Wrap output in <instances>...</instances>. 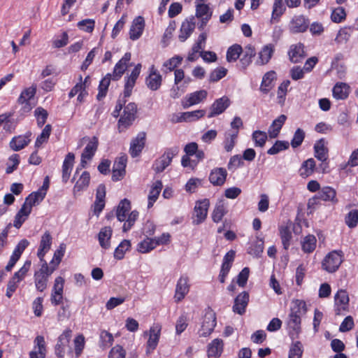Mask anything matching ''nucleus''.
I'll return each mask as SVG.
<instances>
[{
  "instance_id": "f257e3e1",
  "label": "nucleus",
  "mask_w": 358,
  "mask_h": 358,
  "mask_svg": "<svg viewBox=\"0 0 358 358\" xmlns=\"http://www.w3.org/2000/svg\"><path fill=\"white\" fill-rule=\"evenodd\" d=\"M123 112L117 122V128L120 133L125 131L129 128L137 117L138 108L134 102H130L123 106Z\"/></svg>"
},
{
  "instance_id": "f03ea898",
  "label": "nucleus",
  "mask_w": 358,
  "mask_h": 358,
  "mask_svg": "<svg viewBox=\"0 0 358 358\" xmlns=\"http://www.w3.org/2000/svg\"><path fill=\"white\" fill-rule=\"evenodd\" d=\"M55 270V267H49L46 261L42 262L40 270L34 273V282L38 291L43 292L46 289L48 277Z\"/></svg>"
},
{
  "instance_id": "7ed1b4c3",
  "label": "nucleus",
  "mask_w": 358,
  "mask_h": 358,
  "mask_svg": "<svg viewBox=\"0 0 358 358\" xmlns=\"http://www.w3.org/2000/svg\"><path fill=\"white\" fill-rule=\"evenodd\" d=\"M178 147L167 149L159 158L155 161L152 165L153 170L157 173L164 171L171 163L173 157L178 153Z\"/></svg>"
},
{
  "instance_id": "20e7f679",
  "label": "nucleus",
  "mask_w": 358,
  "mask_h": 358,
  "mask_svg": "<svg viewBox=\"0 0 358 358\" xmlns=\"http://www.w3.org/2000/svg\"><path fill=\"white\" fill-rule=\"evenodd\" d=\"M349 295L345 289H339L334 296V311L337 315H344L349 311Z\"/></svg>"
},
{
  "instance_id": "39448f33",
  "label": "nucleus",
  "mask_w": 358,
  "mask_h": 358,
  "mask_svg": "<svg viewBox=\"0 0 358 358\" xmlns=\"http://www.w3.org/2000/svg\"><path fill=\"white\" fill-rule=\"evenodd\" d=\"M342 257V251L334 250L329 252L322 261V268L329 273L335 272L343 262Z\"/></svg>"
},
{
  "instance_id": "423d86ee",
  "label": "nucleus",
  "mask_w": 358,
  "mask_h": 358,
  "mask_svg": "<svg viewBox=\"0 0 358 358\" xmlns=\"http://www.w3.org/2000/svg\"><path fill=\"white\" fill-rule=\"evenodd\" d=\"M216 315L215 313L210 308L206 310L200 331V336H208L213 331L216 326Z\"/></svg>"
},
{
  "instance_id": "0eeeda50",
  "label": "nucleus",
  "mask_w": 358,
  "mask_h": 358,
  "mask_svg": "<svg viewBox=\"0 0 358 358\" xmlns=\"http://www.w3.org/2000/svg\"><path fill=\"white\" fill-rule=\"evenodd\" d=\"M72 336V331L70 329H65L59 336L55 348V355L58 357H63L65 355V349L69 347Z\"/></svg>"
},
{
  "instance_id": "6e6552de",
  "label": "nucleus",
  "mask_w": 358,
  "mask_h": 358,
  "mask_svg": "<svg viewBox=\"0 0 358 358\" xmlns=\"http://www.w3.org/2000/svg\"><path fill=\"white\" fill-rule=\"evenodd\" d=\"M209 206L210 201L208 199H204L196 202L194 206L196 219L193 220L194 224H199L206 220Z\"/></svg>"
},
{
  "instance_id": "1a4fd4ad",
  "label": "nucleus",
  "mask_w": 358,
  "mask_h": 358,
  "mask_svg": "<svg viewBox=\"0 0 358 358\" xmlns=\"http://www.w3.org/2000/svg\"><path fill=\"white\" fill-rule=\"evenodd\" d=\"M230 99L227 96L216 99L210 108V112L207 117L211 118L219 115L224 112V110L230 106Z\"/></svg>"
},
{
  "instance_id": "9d476101",
  "label": "nucleus",
  "mask_w": 358,
  "mask_h": 358,
  "mask_svg": "<svg viewBox=\"0 0 358 358\" xmlns=\"http://www.w3.org/2000/svg\"><path fill=\"white\" fill-rule=\"evenodd\" d=\"M146 134L143 131L139 132L137 136L133 138L130 143L129 153L132 157H138L145 144Z\"/></svg>"
},
{
  "instance_id": "9b49d317",
  "label": "nucleus",
  "mask_w": 358,
  "mask_h": 358,
  "mask_svg": "<svg viewBox=\"0 0 358 358\" xmlns=\"http://www.w3.org/2000/svg\"><path fill=\"white\" fill-rule=\"evenodd\" d=\"M36 92V86L32 85L22 90L19 98L17 99V103L24 105L22 110L24 112H29L31 109V106L29 103L30 99H31Z\"/></svg>"
},
{
  "instance_id": "f8f14e48",
  "label": "nucleus",
  "mask_w": 358,
  "mask_h": 358,
  "mask_svg": "<svg viewBox=\"0 0 358 358\" xmlns=\"http://www.w3.org/2000/svg\"><path fill=\"white\" fill-rule=\"evenodd\" d=\"M287 323L289 329V335L291 339L294 340L298 338L301 331V317L289 314Z\"/></svg>"
},
{
  "instance_id": "ddd939ff",
  "label": "nucleus",
  "mask_w": 358,
  "mask_h": 358,
  "mask_svg": "<svg viewBox=\"0 0 358 358\" xmlns=\"http://www.w3.org/2000/svg\"><path fill=\"white\" fill-rule=\"evenodd\" d=\"M52 243V237L48 231H46L41 236L37 256L41 262L45 261L44 257L49 251Z\"/></svg>"
},
{
  "instance_id": "4468645a",
  "label": "nucleus",
  "mask_w": 358,
  "mask_h": 358,
  "mask_svg": "<svg viewBox=\"0 0 358 358\" xmlns=\"http://www.w3.org/2000/svg\"><path fill=\"white\" fill-rule=\"evenodd\" d=\"M308 27V20L303 15L294 16L289 24V31L293 34L302 33Z\"/></svg>"
},
{
  "instance_id": "2eb2a0df",
  "label": "nucleus",
  "mask_w": 358,
  "mask_h": 358,
  "mask_svg": "<svg viewBox=\"0 0 358 358\" xmlns=\"http://www.w3.org/2000/svg\"><path fill=\"white\" fill-rule=\"evenodd\" d=\"M145 20L142 16H138L132 22L129 29V38L132 41L138 39L144 30Z\"/></svg>"
},
{
  "instance_id": "dca6fc26",
  "label": "nucleus",
  "mask_w": 358,
  "mask_h": 358,
  "mask_svg": "<svg viewBox=\"0 0 358 358\" xmlns=\"http://www.w3.org/2000/svg\"><path fill=\"white\" fill-rule=\"evenodd\" d=\"M194 29V17H191L183 21L180 29V34L178 35L180 41L185 42L191 36Z\"/></svg>"
},
{
  "instance_id": "f3484780",
  "label": "nucleus",
  "mask_w": 358,
  "mask_h": 358,
  "mask_svg": "<svg viewBox=\"0 0 358 358\" xmlns=\"http://www.w3.org/2000/svg\"><path fill=\"white\" fill-rule=\"evenodd\" d=\"M227 176V170L224 168H215L209 175V181L214 186H222L224 184Z\"/></svg>"
},
{
  "instance_id": "a211bd4d",
  "label": "nucleus",
  "mask_w": 358,
  "mask_h": 358,
  "mask_svg": "<svg viewBox=\"0 0 358 358\" xmlns=\"http://www.w3.org/2000/svg\"><path fill=\"white\" fill-rule=\"evenodd\" d=\"M249 301V294L247 292H243L239 294L234 299L233 310L239 315H243L245 312V308Z\"/></svg>"
},
{
  "instance_id": "6ab92c4d",
  "label": "nucleus",
  "mask_w": 358,
  "mask_h": 358,
  "mask_svg": "<svg viewBox=\"0 0 358 358\" xmlns=\"http://www.w3.org/2000/svg\"><path fill=\"white\" fill-rule=\"evenodd\" d=\"M288 55L292 63H298L306 57L304 45L301 43L292 45L289 48Z\"/></svg>"
},
{
  "instance_id": "aec40b11",
  "label": "nucleus",
  "mask_w": 358,
  "mask_h": 358,
  "mask_svg": "<svg viewBox=\"0 0 358 358\" xmlns=\"http://www.w3.org/2000/svg\"><path fill=\"white\" fill-rule=\"evenodd\" d=\"M315 157L320 161L324 162L328 159L329 150L324 138L317 141L314 145Z\"/></svg>"
},
{
  "instance_id": "412c9836",
  "label": "nucleus",
  "mask_w": 358,
  "mask_h": 358,
  "mask_svg": "<svg viewBox=\"0 0 358 358\" xmlns=\"http://www.w3.org/2000/svg\"><path fill=\"white\" fill-rule=\"evenodd\" d=\"M317 196H318L321 201H329L333 204H336L338 202L336 198V191L329 186H325L321 188L320 192L317 193Z\"/></svg>"
},
{
  "instance_id": "4be33fe9",
  "label": "nucleus",
  "mask_w": 358,
  "mask_h": 358,
  "mask_svg": "<svg viewBox=\"0 0 358 358\" xmlns=\"http://www.w3.org/2000/svg\"><path fill=\"white\" fill-rule=\"evenodd\" d=\"M188 278L187 277H180L178 280L176 287V293H175V300L178 302L183 299L185 295L189 292V285L187 283Z\"/></svg>"
},
{
  "instance_id": "5701e85b",
  "label": "nucleus",
  "mask_w": 358,
  "mask_h": 358,
  "mask_svg": "<svg viewBox=\"0 0 358 358\" xmlns=\"http://www.w3.org/2000/svg\"><path fill=\"white\" fill-rule=\"evenodd\" d=\"M75 155L72 152H69L64 160L62 164V181L66 183L69 179L71 172L73 166Z\"/></svg>"
},
{
  "instance_id": "b1692460",
  "label": "nucleus",
  "mask_w": 358,
  "mask_h": 358,
  "mask_svg": "<svg viewBox=\"0 0 358 358\" xmlns=\"http://www.w3.org/2000/svg\"><path fill=\"white\" fill-rule=\"evenodd\" d=\"M223 341L220 338H215L208 345V358H217L221 355L223 351Z\"/></svg>"
},
{
  "instance_id": "393cba45",
  "label": "nucleus",
  "mask_w": 358,
  "mask_h": 358,
  "mask_svg": "<svg viewBox=\"0 0 358 358\" xmlns=\"http://www.w3.org/2000/svg\"><path fill=\"white\" fill-rule=\"evenodd\" d=\"M34 348H38L37 351H31L29 353L30 358H45L46 353L45 341L43 336H37L34 340Z\"/></svg>"
},
{
  "instance_id": "a878e982",
  "label": "nucleus",
  "mask_w": 358,
  "mask_h": 358,
  "mask_svg": "<svg viewBox=\"0 0 358 358\" xmlns=\"http://www.w3.org/2000/svg\"><path fill=\"white\" fill-rule=\"evenodd\" d=\"M333 96L336 99H346L350 93V86L345 83H337L332 90Z\"/></svg>"
},
{
  "instance_id": "bb28decb",
  "label": "nucleus",
  "mask_w": 358,
  "mask_h": 358,
  "mask_svg": "<svg viewBox=\"0 0 358 358\" xmlns=\"http://www.w3.org/2000/svg\"><path fill=\"white\" fill-rule=\"evenodd\" d=\"M286 120V115H280V116L278 117V118L273 121L271 125L269 127L268 130V133L270 138H274L278 136L280 129L282 127L283 124H285Z\"/></svg>"
},
{
  "instance_id": "cd10ccee",
  "label": "nucleus",
  "mask_w": 358,
  "mask_h": 358,
  "mask_svg": "<svg viewBox=\"0 0 358 358\" xmlns=\"http://www.w3.org/2000/svg\"><path fill=\"white\" fill-rule=\"evenodd\" d=\"M207 95L208 92L205 90H201L189 94L187 96L186 103L184 107H189L199 103L206 99Z\"/></svg>"
},
{
  "instance_id": "c85d7f7f",
  "label": "nucleus",
  "mask_w": 358,
  "mask_h": 358,
  "mask_svg": "<svg viewBox=\"0 0 358 358\" xmlns=\"http://www.w3.org/2000/svg\"><path fill=\"white\" fill-rule=\"evenodd\" d=\"M275 79V72L271 71L264 74L260 86V90L264 94H267L273 87Z\"/></svg>"
},
{
  "instance_id": "c756f323",
  "label": "nucleus",
  "mask_w": 358,
  "mask_h": 358,
  "mask_svg": "<svg viewBox=\"0 0 358 358\" xmlns=\"http://www.w3.org/2000/svg\"><path fill=\"white\" fill-rule=\"evenodd\" d=\"M274 52V45L268 44L263 47L262 50L259 52V58L257 63L259 65H264L267 64L273 56Z\"/></svg>"
},
{
  "instance_id": "7c9ffc66",
  "label": "nucleus",
  "mask_w": 358,
  "mask_h": 358,
  "mask_svg": "<svg viewBox=\"0 0 358 358\" xmlns=\"http://www.w3.org/2000/svg\"><path fill=\"white\" fill-rule=\"evenodd\" d=\"M99 146V140L96 136H93L90 139L89 143L85 146L83 153V158L87 157L88 160H91L95 152H96Z\"/></svg>"
},
{
  "instance_id": "2f4dec72",
  "label": "nucleus",
  "mask_w": 358,
  "mask_h": 358,
  "mask_svg": "<svg viewBox=\"0 0 358 358\" xmlns=\"http://www.w3.org/2000/svg\"><path fill=\"white\" fill-rule=\"evenodd\" d=\"M131 210V203L127 199H122L116 210V217L120 222H124Z\"/></svg>"
},
{
  "instance_id": "473e14b6",
  "label": "nucleus",
  "mask_w": 358,
  "mask_h": 358,
  "mask_svg": "<svg viewBox=\"0 0 358 358\" xmlns=\"http://www.w3.org/2000/svg\"><path fill=\"white\" fill-rule=\"evenodd\" d=\"M307 312L306 303L304 301L294 299L292 301L289 314L301 317Z\"/></svg>"
},
{
  "instance_id": "72a5a7b5",
  "label": "nucleus",
  "mask_w": 358,
  "mask_h": 358,
  "mask_svg": "<svg viewBox=\"0 0 358 358\" xmlns=\"http://www.w3.org/2000/svg\"><path fill=\"white\" fill-rule=\"evenodd\" d=\"M112 229L110 227H103L98 234L100 245L104 249L110 248V240L112 236Z\"/></svg>"
},
{
  "instance_id": "f704fd0d",
  "label": "nucleus",
  "mask_w": 358,
  "mask_h": 358,
  "mask_svg": "<svg viewBox=\"0 0 358 358\" xmlns=\"http://www.w3.org/2000/svg\"><path fill=\"white\" fill-rule=\"evenodd\" d=\"M163 185L161 180H157L152 185L149 195H148V208H150L153 206L154 203L157 201L159 195L162 191Z\"/></svg>"
},
{
  "instance_id": "c9c22d12",
  "label": "nucleus",
  "mask_w": 358,
  "mask_h": 358,
  "mask_svg": "<svg viewBox=\"0 0 358 358\" xmlns=\"http://www.w3.org/2000/svg\"><path fill=\"white\" fill-rule=\"evenodd\" d=\"M29 142V136H15L10 142V147L14 151H19L26 147Z\"/></svg>"
},
{
  "instance_id": "e433bc0d",
  "label": "nucleus",
  "mask_w": 358,
  "mask_h": 358,
  "mask_svg": "<svg viewBox=\"0 0 358 358\" xmlns=\"http://www.w3.org/2000/svg\"><path fill=\"white\" fill-rule=\"evenodd\" d=\"M206 114L204 110H197L191 112H185L180 114V116L178 118L177 122H190L197 120L199 118L203 117Z\"/></svg>"
},
{
  "instance_id": "4c0bfd02",
  "label": "nucleus",
  "mask_w": 358,
  "mask_h": 358,
  "mask_svg": "<svg viewBox=\"0 0 358 358\" xmlns=\"http://www.w3.org/2000/svg\"><path fill=\"white\" fill-rule=\"evenodd\" d=\"M317 239L314 235L308 234L301 241V248L305 253H311L316 248Z\"/></svg>"
},
{
  "instance_id": "58836bf2",
  "label": "nucleus",
  "mask_w": 358,
  "mask_h": 358,
  "mask_svg": "<svg viewBox=\"0 0 358 358\" xmlns=\"http://www.w3.org/2000/svg\"><path fill=\"white\" fill-rule=\"evenodd\" d=\"M315 168V162L313 158L304 161L299 169V174L302 178H307L312 175Z\"/></svg>"
},
{
  "instance_id": "ea45409f",
  "label": "nucleus",
  "mask_w": 358,
  "mask_h": 358,
  "mask_svg": "<svg viewBox=\"0 0 358 358\" xmlns=\"http://www.w3.org/2000/svg\"><path fill=\"white\" fill-rule=\"evenodd\" d=\"M161 328L156 326L150 328V336L147 343L148 348L155 350L157 346L159 336H160Z\"/></svg>"
},
{
  "instance_id": "a19ab883",
  "label": "nucleus",
  "mask_w": 358,
  "mask_h": 358,
  "mask_svg": "<svg viewBox=\"0 0 358 358\" xmlns=\"http://www.w3.org/2000/svg\"><path fill=\"white\" fill-rule=\"evenodd\" d=\"M279 233L283 245V248L285 250H287L290 245V241L292 238L290 227L289 226H280L279 227Z\"/></svg>"
},
{
  "instance_id": "79ce46f5",
  "label": "nucleus",
  "mask_w": 358,
  "mask_h": 358,
  "mask_svg": "<svg viewBox=\"0 0 358 358\" xmlns=\"http://www.w3.org/2000/svg\"><path fill=\"white\" fill-rule=\"evenodd\" d=\"M162 83V77L160 74L148 75L145 79V83L148 87L152 90L156 91L160 88Z\"/></svg>"
},
{
  "instance_id": "37998d69",
  "label": "nucleus",
  "mask_w": 358,
  "mask_h": 358,
  "mask_svg": "<svg viewBox=\"0 0 358 358\" xmlns=\"http://www.w3.org/2000/svg\"><path fill=\"white\" fill-rule=\"evenodd\" d=\"M227 213L225 204L222 201L218 202L213 211L212 220L214 222H220L222 217Z\"/></svg>"
},
{
  "instance_id": "c03bdc74",
  "label": "nucleus",
  "mask_w": 358,
  "mask_h": 358,
  "mask_svg": "<svg viewBox=\"0 0 358 358\" xmlns=\"http://www.w3.org/2000/svg\"><path fill=\"white\" fill-rule=\"evenodd\" d=\"M111 79H113L112 74L107 73L106 76L100 81L99 85V93L96 96V99L98 100H101L106 96L108 88Z\"/></svg>"
},
{
  "instance_id": "a18cd8bd",
  "label": "nucleus",
  "mask_w": 358,
  "mask_h": 358,
  "mask_svg": "<svg viewBox=\"0 0 358 358\" xmlns=\"http://www.w3.org/2000/svg\"><path fill=\"white\" fill-rule=\"evenodd\" d=\"M238 131L227 132L224 141V148L227 152H231L234 148L238 138Z\"/></svg>"
},
{
  "instance_id": "49530a36",
  "label": "nucleus",
  "mask_w": 358,
  "mask_h": 358,
  "mask_svg": "<svg viewBox=\"0 0 358 358\" xmlns=\"http://www.w3.org/2000/svg\"><path fill=\"white\" fill-rule=\"evenodd\" d=\"M90 180V173L87 171H83L79 179L76 182L73 191L74 192H80L84 189L87 188L89 185Z\"/></svg>"
},
{
  "instance_id": "de8ad7c7",
  "label": "nucleus",
  "mask_w": 358,
  "mask_h": 358,
  "mask_svg": "<svg viewBox=\"0 0 358 358\" xmlns=\"http://www.w3.org/2000/svg\"><path fill=\"white\" fill-rule=\"evenodd\" d=\"M243 52L242 47L238 44L230 46L227 52V60L228 62H236Z\"/></svg>"
},
{
  "instance_id": "09e8293b",
  "label": "nucleus",
  "mask_w": 358,
  "mask_h": 358,
  "mask_svg": "<svg viewBox=\"0 0 358 358\" xmlns=\"http://www.w3.org/2000/svg\"><path fill=\"white\" fill-rule=\"evenodd\" d=\"M130 247V241L126 239L123 240L115 248L114 252V257L118 260L123 259L126 251L129 250Z\"/></svg>"
},
{
  "instance_id": "8fccbe9b",
  "label": "nucleus",
  "mask_w": 358,
  "mask_h": 358,
  "mask_svg": "<svg viewBox=\"0 0 358 358\" xmlns=\"http://www.w3.org/2000/svg\"><path fill=\"white\" fill-rule=\"evenodd\" d=\"M155 238H147L141 241L138 246V250L141 253H146L157 247Z\"/></svg>"
},
{
  "instance_id": "3c124183",
  "label": "nucleus",
  "mask_w": 358,
  "mask_h": 358,
  "mask_svg": "<svg viewBox=\"0 0 358 358\" xmlns=\"http://www.w3.org/2000/svg\"><path fill=\"white\" fill-rule=\"evenodd\" d=\"M256 55L255 49L253 46L248 45L245 48L244 55L241 59V62L243 67L248 66L252 62V58Z\"/></svg>"
},
{
  "instance_id": "603ef678",
  "label": "nucleus",
  "mask_w": 358,
  "mask_h": 358,
  "mask_svg": "<svg viewBox=\"0 0 358 358\" xmlns=\"http://www.w3.org/2000/svg\"><path fill=\"white\" fill-rule=\"evenodd\" d=\"M182 59V57L179 55H176L171 57L164 63L163 68L165 69H163V71L165 73L167 71H172L181 64Z\"/></svg>"
},
{
  "instance_id": "864d4df0",
  "label": "nucleus",
  "mask_w": 358,
  "mask_h": 358,
  "mask_svg": "<svg viewBox=\"0 0 358 358\" xmlns=\"http://www.w3.org/2000/svg\"><path fill=\"white\" fill-rule=\"evenodd\" d=\"M52 127L50 124H47L45 126L44 129L42 130L41 134L37 137L35 141V147L36 148H40L43 143L48 141L50 135L51 134Z\"/></svg>"
},
{
  "instance_id": "5fc2aeb1",
  "label": "nucleus",
  "mask_w": 358,
  "mask_h": 358,
  "mask_svg": "<svg viewBox=\"0 0 358 358\" xmlns=\"http://www.w3.org/2000/svg\"><path fill=\"white\" fill-rule=\"evenodd\" d=\"M66 245L64 243H61L59 246V248L54 253V256L50 262V267H55L56 268L58 266L62 261V257L64 255Z\"/></svg>"
},
{
  "instance_id": "6e6d98bb",
  "label": "nucleus",
  "mask_w": 358,
  "mask_h": 358,
  "mask_svg": "<svg viewBox=\"0 0 358 358\" xmlns=\"http://www.w3.org/2000/svg\"><path fill=\"white\" fill-rule=\"evenodd\" d=\"M289 143L285 141H277L273 145L267 150V153L271 155H276L282 150L289 148Z\"/></svg>"
},
{
  "instance_id": "4d7b16f0",
  "label": "nucleus",
  "mask_w": 358,
  "mask_h": 358,
  "mask_svg": "<svg viewBox=\"0 0 358 358\" xmlns=\"http://www.w3.org/2000/svg\"><path fill=\"white\" fill-rule=\"evenodd\" d=\"M100 347L105 349L112 345L113 343V336L110 332L102 330L100 333Z\"/></svg>"
},
{
  "instance_id": "13d9d810",
  "label": "nucleus",
  "mask_w": 358,
  "mask_h": 358,
  "mask_svg": "<svg viewBox=\"0 0 358 358\" xmlns=\"http://www.w3.org/2000/svg\"><path fill=\"white\" fill-rule=\"evenodd\" d=\"M252 137L256 147H264L267 140L266 133L259 130L255 131Z\"/></svg>"
},
{
  "instance_id": "bf43d9fd",
  "label": "nucleus",
  "mask_w": 358,
  "mask_h": 358,
  "mask_svg": "<svg viewBox=\"0 0 358 358\" xmlns=\"http://www.w3.org/2000/svg\"><path fill=\"white\" fill-rule=\"evenodd\" d=\"M45 196V195H44L43 192L41 193L38 190L31 193L26 198L25 202L32 208V206H35L36 203H38L39 202L42 201Z\"/></svg>"
},
{
  "instance_id": "052dcab7",
  "label": "nucleus",
  "mask_w": 358,
  "mask_h": 358,
  "mask_svg": "<svg viewBox=\"0 0 358 358\" xmlns=\"http://www.w3.org/2000/svg\"><path fill=\"white\" fill-rule=\"evenodd\" d=\"M303 352V345L301 343L300 341H296L290 346L289 358H301Z\"/></svg>"
},
{
  "instance_id": "680f3d73",
  "label": "nucleus",
  "mask_w": 358,
  "mask_h": 358,
  "mask_svg": "<svg viewBox=\"0 0 358 358\" xmlns=\"http://www.w3.org/2000/svg\"><path fill=\"white\" fill-rule=\"evenodd\" d=\"M127 218L124 220V223L122 227V231L124 232H127L131 229L134 226L136 220L138 217V212L137 210L131 211L129 215H127Z\"/></svg>"
},
{
  "instance_id": "e2e57ef3",
  "label": "nucleus",
  "mask_w": 358,
  "mask_h": 358,
  "mask_svg": "<svg viewBox=\"0 0 358 358\" xmlns=\"http://www.w3.org/2000/svg\"><path fill=\"white\" fill-rule=\"evenodd\" d=\"M227 73V69L224 67H217L214 69L209 76L210 83L217 82L224 78Z\"/></svg>"
},
{
  "instance_id": "0e129e2a",
  "label": "nucleus",
  "mask_w": 358,
  "mask_h": 358,
  "mask_svg": "<svg viewBox=\"0 0 358 358\" xmlns=\"http://www.w3.org/2000/svg\"><path fill=\"white\" fill-rule=\"evenodd\" d=\"M34 115L37 120V125L39 127H42L45 124L48 116L47 110L42 107H38L34 110Z\"/></svg>"
},
{
  "instance_id": "69168bd1",
  "label": "nucleus",
  "mask_w": 358,
  "mask_h": 358,
  "mask_svg": "<svg viewBox=\"0 0 358 358\" xmlns=\"http://www.w3.org/2000/svg\"><path fill=\"white\" fill-rule=\"evenodd\" d=\"M210 19L212 16V12L210 10L209 6L204 3H198L196 6V17L198 18H203L208 17Z\"/></svg>"
},
{
  "instance_id": "338daca9",
  "label": "nucleus",
  "mask_w": 358,
  "mask_h": 358,
  "mask_svg": "<svg viewBox=\"0 0 358 358\" xmlns=\"http://www.w3.org/2000/svg\"><path fill=\"white\" fill-rule=\"evenodd\" d=\"M345 223L350 228L355 227L358 224V210L350 211L345 216Z\"/></svg>"
},
{
  "instance_id": "774afa93",
  "label": "nucleus",
  "mask_w": 358,
  "mask_h": 358,
  "mask_svg": "<svg viewBox=\"0 0 358 358\" xmlns=\"http://www.w3.org/2000/svg\"><path fill=\"white\" fill-rule=\"evenodd\" d=\"M126 351L122 346L116 345L111 348L108 358H125Z\"/></svg>"
}]
</instances>
